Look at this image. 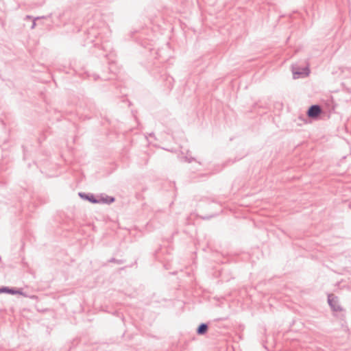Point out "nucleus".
<instances>
[{"label": "nucleus", "mask_w": 351, "mask_h": 351, "mask_svg": "<svg viewBox=\"0 0 351 351\" xmlns=\"http://www.w3.org/2000/svg\"><path fill=\"white\" fill-rule=\"evenodd\" d=\"M79 195L82 197V198H84L87 200H88L89 202H92V203H106V204H110L112 202H113L114 201V197H106V198H101L99 199H97L95 198V197L93 195V194H86V193H79Z\"/></svg>", "instance_id": "obj_1"}, {"label": "nucleus", "mask_w": 351, "mask_h": 351, "mask_svg": "<svg viewBox=\"0 0 351 351\" xmlns=\"http://www.w3.org/2000/svg\"><path fill=\"white\" fill-rule=\"evenodd\" d=\"M292 72L294 79L304 77L308 75L310 70L308 66L300 68L297 65L292 66Z\"/></svg>", "instance_id": "obj_2"}, {"label": "nucleus", "mask_w": 351, "mask_h": 351, "mask_svg": "<svg viewBox=\"0 0 351 351\" xmlns=\"http://www.w3.org/2000/svg\"><path fill=\"white\" fill-rule=\"evenodd\" d=\"M322 112V109L318 105L311 106L308 111L307 114L311 118H317Z\"/></svg>", "instance_id": "obj_3"}, {"label": "nucleus", "mask_w": 351, "mask_h": 351, "mask_svg": "<svg viewBox=\"0 0 351 351\" xmlns=\"http://www.w3.org/2000/svg\"><path fill=\"white\" fill-rule=\"evenodd\" d=\"M328 302L334 311H339L341 310V306L338 304V300L333 295H329L328 297Z\"/></svg>", "instance_id": "obj_4"}, {"label": "nucleus", "mask_w": 351, "mask_h": 351, "mask_svg": "<svg viewBox=\"0 0 351 351\" xmlns=\"http://www.w3.org/2000/svg\"><path fill=\"white\" fill-rule=\"evenodd\" d=\"M208 330V325L206 324H201L197 328V332L199 335H204Z\"/></svg>", "instance_id": "obj_5"}, {"label": "nucleus", "mask_w": 351, "mask_h": 351, "mask_svg": "<svg viewBox=\"0 0 351 351\" xmlns=\"http://www.w3.org/2000/svg\"><path fill=\"white\" fill-rule=\"evenodd\" d=\"M15 290H16V289H14V288H9L7 287H1V291L3 293H10L12 295L16 294V292H15Z\"/></svg>", "instance_id": "obj_6"}, {"label": "nucleus", "mask_w": 351, "mask_h": 351, "mask_svg": "<svg viewBox=\"0 0 351 351\" xmlns=\"http://www.w3.org/2000/svg\"><path fill=\"white\" fill-rule=\"evenodd\" d=\"M182 160H183L184 162H191L195 160V158L191 156V153L187 152L186 155L182 158Z\"/></svg>", "instance_id": "obj_7"}, {"label": "nucleus", "mask_w": 351, "mask_h": 351, "mask_svg": "<svg viewBox=\"0 0 351 351\" xmlns=\"http://www.w3.org/2000/svg\"><path fill=\"white\" fill-rule=\"evenodd\" d=\"M15 292H16V294H20V295H23V296H25V297H27V294H25V293H23V292L22 291V290H21V289H16V290H15Z\"/></svg>", "instance_id": "obj_8"}, {"label": "nucleus", "mask_w": 351, "mask_h": 351, "mask_svg": "<svg viewBox=\"0 0 351 351\" xmlns=\"http://www.w3.org/2000/svg\"><path fill=\"white\" fill-rule=\"evenodd\" d=\"M36 23H32L31 29H34L35 27V26H36Z\"/></svg>", "instance_id": "obj_9"}, {"label": "nucleus", "mask_w": 351, "mask_h": 351, "mask_svg": "<svg viewBox=\"0 0 351 351\" xmlns=\"http://www.w3.org/2000/svg\"><path fill=\"white\" fill-rule=\"evenodd\" d=\"M30 18H31V17H30V16H29V15H26V16H25V18L24 19H25V20H26V19H30Z\"/></svg>", "instance_id": "obj_10"}, {"label": "nucleus", "mask_w": 351, "mask_h": 351, "mask_svg": "<svg viewBox=\"0 0 351 351\" xmlns=\"http://www.w3.org/2000/svg\"><path fill=\"white\" fill-rule=\"evenodd\" d=\"M42 18H43V17H36V18H35V19H34V20L33 21V22H35V21H36V19H42Z\"/></svg>", "instance_id": "obj_11"}, {"label": "nucleus", "mask_w": 351, "mask_h": 351, "mask_svg": "<svg viewBox=\"0 0 351 351\" xmlns=\"http://www.w3.org/2000/svg\"><path fill=\"white\" fill-rule=\"evenodd\" d=\"M3 293V292L1 291V288H0V293Z\"/></svg>", "instance_id": "obj_12"}]
</instances>
